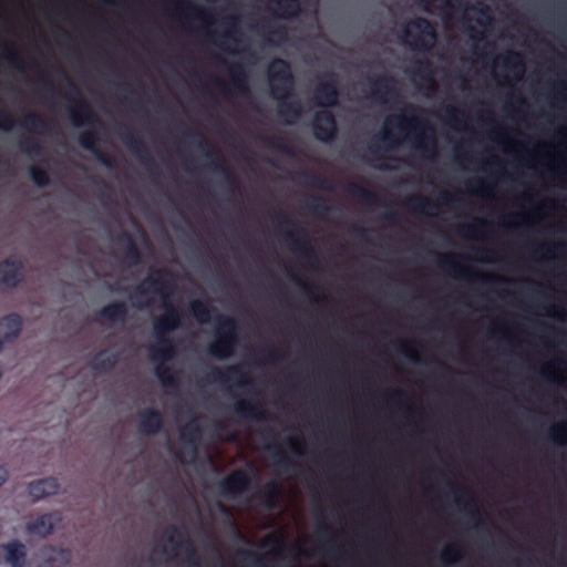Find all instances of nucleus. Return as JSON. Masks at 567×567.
<instances>
[{"instance_id":"nucleus-1","label":"nucleus","mask_w":567,"mask_h":567,"mask_svg":"<svg viewBox=\"0 0 567 567\" xmlns=\"http://www.w3.org/2000/svg\"><path fill=\"white\" fill-rule=\"evenodd\" d=\"M171 277L167 269H155L147 276L141 285H138L134 292L131 295V300L135 307L142 308L151 305V299L144 298L148 295H158L163 300L164 313L156 317L153 321V331L155 337H168V333L181 328L182 326V311L169 298L173 292V285L166 280Z\"/></svg>"},{"instance_id":"nucleus-2","label":"nucleus","mask_w":567,"mask_h":567,"mask_svg":"<svg viewBox=\"0 0 567 567\" xmlns=\"http://www.w3.org/2000/svg\"><path fill=\"white\" fill-rule=\"evenodd\" d=\"M270 94L278 102V115L285 123H292L300 117L302 107L296 97L295 75L288 61L276 58L267 68Z\"/></svg>"},{"instance_id":"nucleus-3","label":"nucleus","mask_w":567,"mask_h":567,"mask_svg":"<svg viewBox=\"0 0 567 567\" xmlns=\"http://www.w3.org/2000/svg\"><path fill=\"white\" fill-rule=\"evenodd\" d=\"M416 112L420 109L408 105L403 113L386 118L385 123L396 127L404 136H411L417 148L434 154L436 144L433 127L427 121L416 116Z\"/></svg>"},{"instance_id":"nucleus-4","label":"nucleus","mask_w":567,"mask_h":567,"mask_svg":"<svg viewBox=\"0 0 567 567\" xmlns=\"http://www.w3.org/2000/svg\"><path fill=\"white\" fill-rule=\"evenodd\" d=\"M272 218L278 229L289 243L291 249L302 256L312 268H317L318 255L305 229L298 227L297 224L281 210L275 212Z\"/></svg>"},{"instance_id":"nucleus-5","label":"nucleus","mask_w":567,"mask_h":567,"mask_svg":"<svg viewBox=\"0 0 567 567\" xmlns=\"http://www.w3.org/2000/svg\"><path fill=\"white\" fill-rule=\"evenodd\" d=\"M402 38L412 50L426 53L436 43L437 33L430 20L417 17L409 21L402 30Z\"/></svg>"},{"instance_id":"nucleus-6","label":"nucleus","mask_w":567,"mask_h":567,"mask_svg":"<svg viewBox=\"0 0 567 567\" xmlns=\"http://www.w3.org/2000/svg\"><path fill=\"white\" fill-rule=\"evenodd\" d=\"M216 338L208 344V352L215 358L225 359L234 354L238 343V324L233 317L219 315Z\"/></svg>"},{"instance_id":"nucleus-7","label":"nucleus","mask_w":567,"mask_h":567,"mask_svg":"<svg viewBox=\"0 0 567 567\" xmlns=\"http://www.w3.org/2000/svg\"><path fill=\"white\" fill-rule=\"evenodd\" d=\"M64 80L69 87L66 97L73 103V105L68 107V115L72 124L76 127L95 125L99 118L90 104L82 96L78 85L66 74H64Z\"/></svg>"},{"instance_id":"nucleus-8","label":"nucleus","mask_w":567,"mask_h":567,"mask_svg":"<svg viewBox=\"0 0 567 567\" xmlns=\"http://www.w3.org/2000/svg\"><path fill=\"white\" fill-rule=\"evenodd\" d=\"M165 540L172 545V551L177 555L179 549H184V560L187 567H200V557L189 535L177 527L171 525L165 529Z\"/></svg>"},{"instance_id":"nucleus-9","label":"nucleus","mask_w":567,"mask_h":567,"mask_svg":"<svg viewBox=\"0 0 567 567\" xmlns=\"http://www.w3.org/2000/svg\"><path fill=\"white\" fill-rule=\"evenodd\" d=\"M118 135L131 153L147 169V172L152 175L156 174V165L153 157L142 140L132 131V128L127 125H120Z\"/></svg>"},{"instance_id":"nucleus-10","label":"nucleus","mask_w":567,"mask_h":567,"mask_svg":"<svg viewBox=\"0 0 567 567\" xmlns=\"http://www.w3.org/2000/svg\"><path fill=\"white\" fill-rule=\"evenodd\" d=\"M339 97L337 75L333 72H328L313 90L315 103L321 107H333L338 105Z\"/></svg>"},{"instance_id":"nucleus-11","label":"nucleus","mask_w":567,"mask_h":567,"mask_svg":"<svg viewBox=\"0 0 567 567\" xmlns=\"http://www.w3.org/2000/svg\"><path fill=\"white\" fill-rule=\"evenodd\" d=\"M250 482L251 480L246 471L236 468L220 480L218 489L223 496L236 497L248 491Z\"/></svg>"},{"instance_id":"nucleus-12","label":"nucleus","mask_w":567,"mask_h":567,"mask_svg":"<svg viewBox=\"0 0 567 567\" xmlns=\"http://www.w3.org/2000/svg\"><path fill=\"white\" fill-rule=\"evenodd\" d=\"M312 131L316 140L322 143L332 142L338 133L337 121L329 110H322L315 114Z\"/></svg>"},{"instance_id":"nucleus-13","label":"nucleus","mask_w":567,"mask_h":567,"mask_svg":"<svg viewBox=\"0 0 567 567\" xmlns=\"http://www.w3.org/2000/svg\"><path fill=\"white\" fill-rule=\"evenodd\" d=\"M206 380L209 383H234L237 386L251 384L247 373L237 364L228 365L225 369H213L212 372L207 374Z\"/></svg>"},{"instance_id":"nucleus-14","label":"nucleus","mask_w":567,"mask_h":567,"mask_svg":"<svg viewBox=\"0 0 567 567\" xmlns=\"http://www.w3.org/2000/svg\"><path fill=\"white\" fill-rule=\"evenodd\" d=\"M22 261L12 257L0 262V284L8 288H16L23 278Z\"/></svg>"},{"instance_id":"nucleus-15","label":"nucleus","mask_w":567,"mask_h":567,"mask_svg":"<svg viewBox=\"0 0 567 567\" xmlns=\"http://www.w3.org/2000/svg\"><path fill=\"white\" fill-rule=\"evenodd\" d=\"M371 94L380 100L382 103L388 102L390 99L398 96L395 87V79L389 74H381L377 78H371Z\"/></svg>"},{"instance_id":"nucleus-16","label":"nucleus","mask_w":567,"mask_h":567,"mask_svg":"<svg viewBox=\"0 0 567 567\" xmlns=\"http://www.w3.org/2000/svg\"><path fill=\"white\" fill-rule=\"evenodd\" d=\"M164 426L162 413L154 408L144 409L138 413L137 429L146 435L157 434Z\"/></svg>"},{"instance_id":"nucleus-17","label":"nucleus","mask_w":567,"mask_h":567,"mask_svg":"<svg viewBox=\"0 0 567 567\" xmlns=\"http://www.w3.org/2000/svg\"><path fill=\"white\" fill-rule=\"evenodd\" d=\"M234 412L244 420L265 421L267 419L261 403L254 398L237 401L234 404Z\"/></svg>"},{"instance_id":"nucleus-18","label":"nucleus","mask_w":567,"mask_h":567,"mask_svg":"<svg viewBox=\"0 0 567 567\" xmlns=\"http://www.w3.org/2000/svg\"><path fill=\"white\" fill-rule=\"evenodd\" d=\"M0 328L4 330L0 340L1 348L3 343L12 342L20 336L22 330V319L20 315L16 312L6 315L0 319Z\"/></svg>"},{"instance_id":"nucleus-19","label":"nucleus","mask_w":567,"mask_h":567,"mask_svg":"<svg viewBox=\"0 0 567 567\" xmlns=\"http://www.w3.org/2000/svg\"><path fill=\"white\" fill-rule=\"evenodd\" d=\"M4 561L12 567H22L27 557V548L20 540H11L1 545Z\"/></svg>"},{"instance_id":"nucleus-20","label":"nucleus","mask_w":567,"mask_h":567,"mask_svg":"<svg viewBox=\"0 0 567 567\" xmlns=\"http://www.w3.org/2000/svg\"><path fill=\"white\" fill-rule=\"evenodd\" d=\"M59 491V483L54 477H45L31 482L28 486L29 495L39 501L43 497L56 494Z\"/></svg>"},{"instance_id":"nucleus-21","label":"nucleus","mask_w":567,"mask_h":567,"mask_svg":"<svg viewBox=\"0 0 567 567\" xmlns=\"http://www.w3.org/2000/svg\"><path fill=\"white\" fill-rule=\"evenodd\" d=\"M317 535L323 540L318 547L324 556L330 559H337V554L340 551L336 543V536L329 525L321 524L317 527Z\"/></svg>"},{"instance_id":"nucleus-22","label":"nucleus","mask_w":567,"mask_h":567,"mask_svg":"<svg viewBox=\"0 0 567 567\" xmlns=\"http://www.w3.org/2000/svg\"><path fill=\"white\" fill-rule=\"evenodd\" d=\"M197 146L200 148V150H207L205 152V155L209 158H212L210 161V164H209V167L216 172V173H220L225 176V178L227 179V182L229 183H234V176L233 174L229 172V169L227 168V166L225 165V163L221 161V158L217 155V153L212 148L210 144L208 143L207 140L205 138H200Z\"/></svg>"},{"instance_id":"nucleus-23","label":"nucleus","mask_w":567,"mask_h":567,"mask_svg":"<svg viewBox=\"0 0 567 567\" xmlns=\"http://www.w3.org/2000/svg\"><path fill=\"white\" fill-rule=\"evenodd\" d=\"M44 563L51 567L66 566L71 560V551L66 548L48 546L42 550Z\"/></svg>"},{"instance_id":"nucleus-24","label":"nucleus","mask_w":567,"mask_h":567,"mask_svg":"<svg viewBox=\"0 0 567 567\" xmlns=\"http://www.w3.org/2000/svg\"><path fill=\"white\" fill-rule=\"evenodd\" d=\"M156 346L151 349V358L154 361H167L171 360L176 352L175 344L171 338L165 337H155Z\"/></svg>"},{"instance_id":"nucleus-25","label":"nucleus","mask_w":567,"mask_h":567,"mask_svg":"<svg viewBox=\"0 0 567 567\" xmlns=\"http://www.w3.org/2000/svg\"><path fill=\"white\" fill-rule=\"evenodd\" d=\"M279 496L280 486L274 481L266 483L255 495L260 504L267 509H274L277 506Z\"/></svg>"},{"instance_id":"nucleus-26","label":"nucleus","mask_w":567,"mask_h":567,"mask_svg":"<svg viewBox=\"0 0 567 567\" xmlns=\"http://www.w3.org/2000/svg\"><path fill=\"white\" fill-rule=\"evenodd\" d=\"M127 306L123 301H114L104 306L100 311L99 316L109 322H123L127 317Z\"/></svg>"},{"instance_id":"nucleus-27","label":"nucleus","mask_w":567,"mask_h":567,"mask_svg":"<svg viewBox=\"0 0 567 567\" xmlns=\"http://www.w3.org/2000/svg\"><path fill=\"white\" fill-rule=\"evenodd\" d=\"M270 8L281 19H291L299 14L300 0H269Z\"/></svg>"},{"instance_id":"nucleus-28","label":"nucleus","mask_w":567,"mask_h":567,"mask_svg":"<svg viewBox=\"0 0 567 567\" xmlns=\"http://www.w3.org/2000/svg\"><path fill=\"white\" fill-rule=\"evenodd\" d=\"M403 206L413 214H423L426 216H432V210L436 208L434 202L423 196L409 197L403 202Z\"/></svg>"},{"instance_id":"nucleus-29","label":"nucleus","mask_w":567,"mask_h":567,"mask_svg":"<svg viewBox=\"0 0 567 567\" xmlns=\"http://www.w3.org/2000/svg\"><path fill=\"white\" fill-rule=\"evenodd\" d=\"M53 515L52 514H43L37 517L34 520L29 522L27 524V530L30 534L39 535L41 537H45L53 532Z\"/></svg>"},{"instance_id":"nucleus-30","label":"nucleus","mask_w":567,"mask_h":567,"mask_svg":"<svg viewBox=\"0 0 567 567\" xmlns=\"http://www.w3.org/2000/svg\"><path fill=\"white\" fill-rule=\"evenodd\" d=\"M117 363L116 353H107L105 350L97 352L90 362V367L100 373H107L114 369Z\"/></svg>"},{"instance_id":"nucleus-31","label":"nucleus","mask_w":567,"mask_h":567,"mask_svg":"<svg viewBox=\"0 0 567 567\" xmlns=\"http://www.w3.org/2000/svg\"><path fill=\"white\" fill-rule=\"evenodd\" d=\"M117 240L126 244L125 259L127 262L132 266L138 265L142 260V254L133 236L128 231H123Z\"/></svg>"},{"instance_id":"nucleus-32","label":"nucleus","mask_w":567,"mask_h":567,"mask_svg":"<svg viewBox=\"0 0 567 567\" xmlns=\"http://www.w3.org/2000/svg\"><path fill=\"white\" fill-rule=\"evenodd\" d=\"M229 76L236 90H238L243 94L248 93V74L243 64L233 63L229 66Z\"/></svg>"},{"instance_id":"nucleus-33","label":"nucleus","mask_w":567,"mask_h":567,"mask_svg":"<svg viewBox=\"0 0 567 567\" xmlns=\"http://www.w3.org/2000/svg\"><path fill=\"white\" fill-rule=\"evenodd\" d=\"M190 315L200 323H207L212 319L215 309L205 300L196 299L189 302Z\"/></svg>"},{"instance_id":"nucleus-34","label":"nucleus","mask_w":567,"mask_h":567,"mask_svg":"<svg viewBox=\"0 0 567 567\" xmlns=\"http://www.w3.org/2000/svg\"><path fill=\"white\" fill-rule=\"evenodd\" d=\"M297 175L303 181V183L308 186H311L321 190H331L332 183L330 179L312 172L308 171H299Z\"/></svg>"},{"instance_id":"nucleus-35","label":"nucleus","mask_w":567,"mask_h":567,"mask_svg":"<svg viewBox=\"0 0 567 567\" xmlns=\"http://www.w3.org/2000/svg\"><path fill=\"white\" fill-rule=\"evenodd\" d=\"M155 375L157 377L161 384L165 388L177 389L178 388V379L176 377L175 371L165 364H158L155 368Z\"/></svg>"},{"instance_id":"nucleus-36","label":"nucleus","mask_w":567,"mask_h":567,"mask_svg":"<svg viewBox=\"0 0 567 567\" xmlns=\"http://www.w3.org/2000/svg\"><path fill=\"white\" fill-rule=\"evenodd\" d=\"M267 449L271 451L274 457V466L278 470L289 471L293 463L290 461L288 455L281 450L277 442L267 445Z\"/></svg>"},{"instance_id":"nucleus-37","label":"nucleus","mask_w":567,"mask_h":567,"mask_svg":"<svg viewBox=\"0 0 567 567\" xmlns=\"http://www.w3.org/2000/svg\"><path fill=\"white\" fill-rule=\"evenodd\" d=\"M22 125L32 133L43 134L48 128L47 121L34 112H28L23 116Z\"/></svg>"},{"instance_id":"nucleus-38","label":"nucleus","mask_w":567,"mask_h":567,"mask_svg":"<svg viewBox=\"0 0 567 567\" xmlns=\"http://www.w3.org/2000/svg\"><path fill=\"white\" fill-rule=\"evenodd\" d=\"M348 192L351 195L360 198L362 202H364L367 204H371V205L378 204L379 198H378L377 193L373 190H370L369 188L364 187L361 184L350 183L348 185Z\"/></svg>"},{"instance_id":"nucleus-39","label":"nucleus","mask_w":567,"mask_h":567,"mask_svg":"<svg viewBox=\"0 0 567 567\" xmlns=\"http://www.w3.org/2000/svg\"><path fill=\"white\" fill-rule=\"evenodd\" d=\"M18 147L21 153L35 157L41 156L44 153L43 146L33 137L27 136L19 141Z\"/></svg>"},{"instance_id":"nucleus-40","label":"nucleus","mask_w":567,"mask_h":567,"mask_svg":"<svg viewBox=\"0 0 567 567\" xmlns=\"http://www.w3.org/2000/svg\"><path fill=\"white\" fill-rule=\"evenodd\" d=\"M200 435L202 429L195 420L186 423L181 430V440L184 443L192 444L193 446H195V443Z\"/></svg>"},{"instance_id":"nucleus-41","label":"nucleus","mask_w":567,"mask_h":567,"mask_svg":"<svg viewBox=\"0 0 567 567\" xmlns=\"http://www.w3.org/2000/svg\"><path fill=\"white\" fill-rule=\"evenodd\" d=\"M501 61L504 66L517 71V73L522 75L525 64L520 53L516 51H508L501 58Z\"/></svg>"},{"instance_id":"nucleus-42","label":"nucleus","mask_w":567,"mask_h":567,"mask_svg":"<svg viewBox=\"0 0 567 567\" xmlns=\"http://www.w3.org/2000/svg\"><path fill=\"white\" fill-rule=\"evenodd\" d=\"M4 58L9 65L14 68L18 71H24L25 64L21 56L16 51L14 47L8 43H3Z\"/></svg>"},{"instance_id":"nucleus-43","label":"nucleus","mask_w":567,"mask_h":567,"mask_svg":"<svg viewBox=\"0 0 567 567\" xmlns=\"http://www.w3.org/2000/svg\"><path fill=\"white\" fill-rule=\"evenodd\" d=\"M29 175L31 181L39 187H45L50 184L49 173L41 166L31 165L29 167Z\"/></svg>"},{"instance_id":"nucleus-44","label":"nucleus","mask_w":567,"mask_h":567,"mask_svg":"<svg viewBox=\"0 0 567 567\" xmlns=\"http://www.w3.org/2000/svg\"><path fill=\"white\" fill-rule=\"evenodd\" d=\"M97 135L94 131L87 130L80 134L79 136V144L82 148L89 151L90 153H94L100 147L97 146Z\"/></svg>"},{"instance_id":"nucleus-45","label":"nucleus","mask_w":567,"mask_h":567,"mask_svg":"<svg viewBox=\"0 0 567 567\" xmlns=\"http://www.w3.org/2000/svg\"><path fill=\"white\" fill-rule=\"evenodd\" d=\"M412 72L419 76H421L423 80H425L426 82H430L432 83L433 82V78H432V73H433V70H432V64L429 60L426 59H423V60H417L415 61L414 63V68L412 70Z\"/></svg>"},{"instance_id":"nucleus-46","label":"nucleus","mask_w":567,"mask_h":567,"mask_svg":"<svg viewBox=\"0 0 567 567\" xmlns=\"http://www.w3.org/2000/svg\"><path fill=\"white\" fill-rule=\"evenodd\" d=\"M307 208L318 215L329 212L330 206L327 198L321 196H311L307 203Z\"/></svg>"},{"instance_id":"nucleus-47","label":"nucleus","mask_w":567,"mask_h":567,"mask_svg":"<svg viewBox=\"0 0 567 567\" xmlns=\"http://www.w3.org/2000/svg\"><path fill=\"white\" fill-rule=\"evenodd\" d=\"M460 258L461 257L456 256V255H442V256H439V258H437V265L441 268L446 269L453 274H460L463 270L460 268V266L457 264V259H460Z\"/></svg>"},{"instance_id":"nucleus-48","label":"nucleus","mask_w":567,"mask_h":567,"mask_svg":"<svg viewBox=\"0 0 567 567\" xmlns=\"http://www.w3.org/2000/svg\"><path fill=\"white\" fill-rule=\"evenodd\" d=\"M550 440L559 445L567 443V421H561L549 430Z\"/></svg>"},{"instance_id":"nucleus-49","label":"nucleus","mask_w":567,"mask_h":567,"mask_svg":"<svg viewBox=\"0 0 567 567\" xmlns=\"http://www.w3.org/2000/svg\"><path fill=\"white\" fill-rule=\"evenodd\" d=\"M265 143L281 153L292 154L291 147L281 136H270L265 140Z\"/></svg>"},{"instance_id":"nucleus-50","label":"nucleus","mask_w":567,"mask_h":567,"mask_svg":"<svg viewBox=\"0 0 567 567\" xmlns=\"http://www.w3.org/2000/svg\"><path fill=\"white\" fill-rule=\"evenodd\" d=\"M461 557L460 546L456 544H452L446 546L440 555V558L444 563H454L458 560Z\"/></svg>"},{"instance_id":"nucleus-51","label":"nucleus","mask_w":567,"mask_h":567,"mask_svg":"<svg viewBox=\"0 0 567 567\" xmlns=\"http://www.w3.org/2000/svg\"><path fill=\"white\" fill-rule=\"evenodd\" d=\"M267 33L269 35V40L286 41L288 38V30L281 24L268 28Z\"/></svg>"},{"instance_id":"nucleus-52","label":"nucleus","mask_w":567,"mask_h":567,"mask_svg":"<svg viewBox=\"0 0 567 567\" xmlns=\"http://www.w3.org/2000/svg\"><path fill=\"white\" fill-rule=\"evenodd\" d=\"M16 124V120L12 114L6 109H0V130L10 131Z\"/></svg>"},{"instance_id":"nucleus-53","label":"nucleus","mask_w":567,"mask_h":567,"mask_svg":"<svg viewBox=\"0 0 567 567\" xmlns=\"http://www.w3.org/2000/svg\"><path fill=\"white\" fill-rule=\"evenodd\" d=\"M93 155L97 159V162L101 165H103L104 167L110 168V169L115 167L114 158L111 155H109L107 153H105L104 151H102L101 148L95 151L93 153Z\"/></svg>"},{"instance_id":"nucleus-54","label":"nucleus","mask_w":567,"mask_h":567,"mask_svg":"<svg viewBox=\"0 0 567 567\" xmlns=\"http://www.w3.org/2000/svg\"><path fill=\"white\" fill-rule=\"evenodd\" d=\"M183 11L186 13L187 17L196 18L203 21L207 20V11L204 9L195 8L193 4L187 3L185 7L182 8Z\"/></svg>"},{"instance_id":"nucleus-55","label":"nucleus","mask_w":567,"mask_h":567,"mask_svg":"<svg viewBox=\"0 0 567 567\" xmlns=\"http://www.w3.org/2000/svg\"><path fill=\"white\" fill-rule=\"evenodd\" d=\"M379 138L384 144L386 150H391V148L395 147L396 145H399V142H400L399 138L388 130H384L380 134Z\"/></svg>"},{"instance_id":"nucleus-56","label":"nucleus","mask_w":567,"mask_h":567,"mask_svg":"<svg viewBox=\"0 0 567 567\" xmlns=\"http://www.w3.org/2000/svg\"><path fill=\"white\" fill-rule=\"evenodd\" d=\"M398 351L412 361H417L416 350L408 341H400Z\"/></svg>"},{"instance_id":"nucleus-57","label":"nucleus","mask_w":567,"mask_h":567,"mask_svg":"<svg viewBox=\"0 0 567 567\" xmlns=\"http://www.w3.org/2000/svg\"><path fill=\"white\" fill-rule=\"evenodd\" d=\"M292 279L305 289L307 295L310 296L312 300H319L316 295L319 290L318 287L313 286L312 284H309L308 281L302 280L297 276H292Z\"/></svg>"},{"instance_id":"nucleus-58","label":"nucleus","mask_w":567,"mask_h":567,"mask_svg":"<svg viewBox=\"0 0 567 567\" xmlns=\"http://www.w3.org/2000/svg\"><path fill=\"white\" fill-rule=\"evenodd\" d=\"M487 224L485 220H478V226H463L460 228L462 235L467 237L476 236L477 230L485 229Z\"/></svg>"},{"instance_id":"nucleus-59","label":"nucleus","mask_w":567,"mask_h":567,"mask_svg":"<svg viewBox=\"0 0 567 567\" xmlns=\"http://www.w3.org/2000/svg\"><path fill=\"white\" fill-rule=\"evenodd\" d=\"M444 114L446 120L455 125L460 124L458 115H463V113L452 105H446L444 107Z\"/></svg>"},{"instance_id":"nucleus-60","label":"nucleus","mask_w":567,"mask_h":567,"mask_svg":"<svg viewBox=\"0 0 567 567\" xmlns=\"http://www.w3.org/2000/svg\"><path fill=\"white\" fill-rule=\"evenodd\" d=\"M262 352L265 361L268 363H276L280 358L278 351L274 347H266Z\"/></svg>"},{"instance_id":"nucleus-61","label":"nucleus","mask_w":567,"mask_h":567,"mask_svg":"<svg viewBox=\"0 0 567 567\" xmlns=\"http://www.w3.org/2000/svg\"><path fill=\"white\" fill-rule=\"evenodd\" d=\"M388 396L394 403H401L408 399L405 392L401 390H392L388 393Z\"/></svg>"},{"instance_id":"nucleus-62","label":"nucleus","mask_w":567,"mask_h":567,"mask_svg":"<svg viewBox=\"0 0 567 567\" xmlns=\"http://www.w3.org/2000/svg\"><path fill=\"white\" fill-rule=\"evenodd\" d=\"M458 197L449 193H443L440 195V204L444 206H450L453 203L457 202Z\"/></svg>"},{"instance_id":"nucleus-63","label":"nucleus","mask_w":567,"mask_h":567,"mask_svg":"<svg viewBox=\"0 0 567 567\" xmlns=\"http://www.w3.org/2000/svg\"><path fill=\"white\" fill-rule=\"evenodd\" d=\"M226 22L231 25V29L227 33H225L224 37L228 38V39H233L234 41L237 42V39H235L233 37V33L236 32L235 25H236L237 19L234 17H230V18L226 19Z\"/></svg>"},{"instance_id":"nucleus-64","label":"nucleus","mask_w":567,"mask_h":567,"mask_svg":"<svg viewBox=\"0 0 567 567\" xmlns=\"http://www.w3.org/2000/svg\"><path fill=\"white\" fill-rule=\"evenodd\" d=\"M369 152L373 155L374 158H383V154L381 153V147L375 144V143H371L369 145Z\"/></svg>"}]
</instances>
